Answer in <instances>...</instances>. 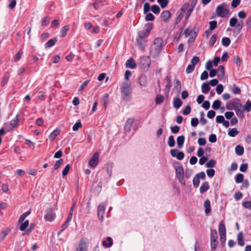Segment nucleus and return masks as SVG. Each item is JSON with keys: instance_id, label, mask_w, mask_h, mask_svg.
Here are the masks:
<instances>
[{"instance_id": "9b49d317", "label": "nucleus", "mask_w": 251, "mask_h": 251, "mask_svg": "<svg viewBox=\"0 0 251 251\" xmlns=\"http://www.w3.org/2000/svg\"><path fill=\"white\" fill-rule=\"evenodd\" d=\"M134 120L133 119L129 118L126 121L125 125V130L126 132H129L131 130V127L133 124Z\"/></svg>"}, {"instance_id": "052dcab7", "label": "nucleus", "mask_w": 251, "mask_h": 251, "mask_svg": "<svg viewBox=\"0 0 251 251\" xmlns=\"http://www.w3.org/2000/svg\"><path fill=\"white\" fill-rule=\"evenodd\" d=\"M154 19V15L151 13H148L146 15L145 17V20L147 21H153Z\"/></svg>"}, {"instance_id": "2f4dec72", "label": "nucleus", "mask_w": 251, "mask_h": 251, "mask_svg": "<svg viewBox=\"0 0 251 251\" xmlns=\"http://www.w3.org/2000/svg\"><path fill=\"white\" fill-rule=\"evenodd\" d=\"M107 240L108 241V242H107L106 241H103L102 242V245L103 246L105 247L109 248L111 247L113 243L112 241V239L110 237H108L107 238Z\"/></svg>"}, {"instance_id": "ddd939ff", "label": "nucleus", "mask_w": 251, "mask_h": 251, "mask_svg": "<svg viewBox=\"0 0 251 251\" xmlns=\"http://www.w3.org/2000/svg\"><path fill=\"white\" fill-rule=\"evenodd\" d=\"M233 104L234 110L243 107V105L240 102V100L237 98L233 99Z\"/></svg>"}, {"instance_id": "de8ad7c7", "label": "nucleus", "mask_w": 251, "mask_h": 251, "mask_svg": "<svg viewBox=\"0 0 251 251\" xmlns=\"http://www.w3.org/2000/svg\"><path fill=\"white\" fill-rule=\"evenodd\" d=\"M162 8H165L168 4V0H157Z\"/></svg>"}, {"instance_id": "f3484780", "label": "nucleus", "mask_w": 251, "mask_h": 251, "mask_svg": "<svg viewBox=\"0 0 251 251\" xmlns=\"http://www.w3.org/2000/svg\"><path fill=\"white\" fill-rule=\"evenodd\" d=\"M171 15V13L169 11L165 10L162 12L161 17L163 21H166L170 18Z\"/></svg>"}, {"instance_id": "393cba45", "label": "nucleus", "mask_w": 251, "mask_h": 251, "mask_svg": "<svg viewBox=\"0 0 251 251\" xmlns=\"http://www.w3.org/2000/svg\"><path fill=\"white\" fill-rule=\"evenodd\" d=\"M238 244L241 246L244 245V241L243 240V234L242 232H239L237 235Z\"/></svg>"}, {"instance_id": "e433bc0d", "label": "nucleus", "mask_w": 251, "mask_h": 251, "mask_svg": "<svg viewBox=\"0 0 251 251\" xmlns=\"http://www.w3.org/2000/svg\"><path fill=\"white\" fill-rule=\"evenodd\" d=\"M193 174V171L191 169H186L184 172V176L186 178H190Z\"/></svg>"}, {"instance_id": "0e129e2a", "label": "nucleus", "mask_w": 251, "mask_h": 251, "mask_svg": "<svg viewBox=\"0 0 251 251\" xmlns=\"http://www.w3.org/2000/svg\"><path fill=\"white\" fill-rule=\"evenodd\" d=\"M195 66L194 65L190 64L188 66L186 69V72L188 74L192 73L195 69Z\"/></svg>"}, {"instance_id": "f257e3e1", "label": "nucleus", "mask_w": 251, "mask_h": 251, "mask_svg": "<svg viewBox=\"0 0 251 251\" xmlns=\"http://www.w3.org/2000/svg\"><path fill=\"white\" fill-rule=\"evenodd\" d=\"M174 167L175 170L176 176L179 183L185 185V180L184 179V172L182 166L179 163L174 164Z\"/></svg>"}, {"instance_id": "a211bd4d", "label": "nucleus", "mask_w": 251, "mask_h": 251, "mask_svg": "<svg viewBox=\"0 0 251 251\" xmlns=\"http://www.w3.org/2000/svg\"><path fill=\"white\" fill-rule=\"evenodd\" d=\"M205 207V213L206 214H209L211 212V205L210 201L209 200H206L204 203Z\"/></svg>"}, {"instance_id": "cd10ccee", "label": "nucleus", "mask_w": 251, "mask_h": 251, "mask_svg": "<svg viewBox=\"0 0 251 251\" xmlns=\"http://www.w3.org/2000/svg\"><path fill=\"white\" fill-rule=\"evenodd\" d=\"M182 102L179 98H176L174 101V106L178 109L181 106Z\"/></svg>"}, {"instance_id": "4c0bfd02", "label": "nucleus", "mask_w": 251, "mask_h": 251, "mask_svg": "<svg viewBox=\"0 0 251 251\" xmlns=\"http://www.w3.org/2000/svg\"><path fill=\"white\" fill-rule=\"evenodd\" d=\"M164 100V97L163 96L161 95H158L155 98V103L157 104H159L161 103H162Z\"/></svg>"}, {"instance_id": "20e7f679", "label": "nucleus", "mask_w": 251, "mask_h": 251, "mask_svg": "<svg viewBox=\"0 0 251 251\" xmlns=\"http://www.w3.org/2000/svg\"><path fill=\"white\" fill-rule=\"evenodd\" d=\"M226 6V3H223L222 4L217 6L216 9V12L218 16L221 17H224L228 14L229 10L225 8V7Z\"/></svg>"}, {"instance_id": "dca6fc26", "label": "nucleus", "mask_w": 251, "mask_h": 251, "mask_svg": "<svg viewBox=\"0 0 251 251\" xmlns=\"http://www.w3.org/2000/svg\"><path fill=\"white\" fill-rule=\"evenodd\" d=\"M210 90L209 84L208 82H204L201 85V91L205 94H208Z\"/></svg>"}, {"instance_id": "774afa93", "label": "nucleus", "mask_w": 251, "mask_h": 251, "mask_svg": "<svg viewBox=\"0 0 251 251\" xmlns=\"http://www.w3.org/2000/svg\"><path fill=\"white\" fill-rule=\"evenodd\" d=\"M200 59L199 57L194 56L191 61V64L194 65V66H196V64L199 62Z\"/></svg>"}, {"instance_id": "bb28decb", "label": "nucleus", "mask_w": 251, "mask_h": 251, "mask_svg": "<svg viewBox=\"0 0 251 251\" xmlns=\"http://www.w3.org/2000/svg\"><path fill=\"white\" fill-rule=\"evenodd\" d=\"M149 34H150L144 30L139 31L138 33V38L147 39Z\"/></svg>"}, {"instance_id": "aec40b11", "label": "nucleus", "mask_w": 251, "mask_h": 251, "mask_svg": "<svg viewBox=\"0 0 251 251\" xmlns=\"http://www.w3.org/2000/svg\"><path fill=\"white\" fill-rule=\"evenodd\" d=\"M57 39L56 38H54L49 40L45 45L46 48H50L53 46L57 42Z\"/></svg>"}, {"instance_id": "338daca9", "label": "nucleus", "mask_w": 251, "mask_h": 251, "mask_svg": "<svg viewBox=\"0 0 251 251\" xmlns=\"http://www.w3.org/2000/svg\"><path fill=\"white\" fill-rule=\"evenodd\" d=\"M224 90L223 86L222 84H219L217 85L216 91L218 94H221Z\"/></svg>"}, {"instance_id": "c9c22d12", "label": "nucleus", "mask_w": 251, "mask_h": 251, "mask_svg": "<svg viewBox=\"0 0 251 251\" xmlns=\"http://www.w3.org/2000/svg\"><path fill=\"white\" fill-rule=\"evenodd\" d=\"M168 145L170 147H173L175 145V141L173 135L169 136L168 142Z\"/></svg>"}, {"instance_id": "58836bf2", "label": "nucleus", "mask_w": 251, "mask_h": 251, "mask_svg": "<svg viewBox=\"0 0 251 251\" xmlns=\"http://www.w3.org/2000/svg\"><path fill=\"white\" fill-rule=\"evenodd\" d=\"M235 111L236 112V115L239 117V118H243L244 117V109L243 107L241 108H239L236 110H235Z\"/></svg>"}, {"instance_id": "4d7b16f0", "label": "nucleus", "mask_w": 251, "mask_h": 251, "mask_svg": "<svg viewBox=\"0 0 251 251\" xmlns=\"http://www.w3.org/2000/svg\"><path fill=\"white\" fill-rule=\"evenodd\" d=\"M151 11L154 14H158L160 12V9L159 7L157 5H153L151 7Z\"/></svg>"}, {"instance_id": "2eb2a0df", "label": "nucleus", "mask_w": 251, "mask_h": 251, "mask_svg": "<svg viewBox=\"0 0 251 251\" xmlns=\"http://www.w3.org/2000/svg\"><path fill=\"white\" fill-rule=\"evenodd\" d=\"M209 188V183L208 182H203L200 188V192L201 194L204 193L207 191Z\"/></svg>"}, {"instance_id": "49530a36", "label": "nucleus", "mask_w": 251, "mask_h": 251, "mask_svg": "<svg viewBox=\"0 0 251 251\" xmlns=\"http://www.w3.org/2000/svg\"><path fill=\"white\" fill-rule=\"evenodd\" d=\"M63 162V160L62 159H60L56 161L55 164L54 165L53 169H54V170L58 169L60 167V166L62 164Z\"/></svg>"}, {"instance_id": "a19ab883", "label": "nucleus", "mask_w": 251, "mask_h": 251, "mask_svg": "<svg viewBox=\"0 0 251 251\" xmlns=\"http://www.w3.org/2000/svg\"><path fill=\"white\" fill-rule=\"evenodd\" d=\"M189 8V4L188 3H184L181 7L179 12L184 14V12Z\"/></svg>"}, {"instance_id": "69168bd1", "label": "nucleus", "mask_w": 251, "mask_h": 251, "mask_svg": "<svg viewBox=\"0 0 251 251\" xmlns=\"http://www.w3.org/2000/svg\"><path fill=\"white\" fill-rule=\"evenodd\" d=\"M245 109L247 112H249L251 111V102L250 100H248L246 101L245 106Z\"/></svg>"}, {"instance_id": "0eeeda50", "label": "nucleus", "mask_w": 251, "mask_h": 251, "mask_svg": "<svg viewBox=\"0 0 251 251\" xmlns=\"http://www.w3.org/2000/svg\"><path fill=\"white\" fill-rule=\"evenodd\" d=\"M56 217L55 213L52 211V208H50L47 210L44 218L46 221L52 222Z\"/></svg>"}, {"instance_id": "a878e982", "label": "nucleus", "mask_w": 251, "mask_h": 251, "mask_svg": "<svg viewBox=\"0 0 251 251\" xmlns=\"http://www.w3.org/2000/svg\"><path fill=\"white\" fill-rule=\"evenodd\" d=\"M239 132V131L236 128H233L231 129H229L228 135L230 137H233L237 135Z\"/></svg>"}, {"instance_id": "473e14b6", "label": "nucleus", "mask_w": 251, "mask_h": 251, "mask_svg": "<svg viewBox=\"0 0 251 251\" xmlns=\"http://www.w3.org/2000/svg\"><path fill=\"white\" fill-rule=\"evenodd\" d=\"M222 44L224 46L227 47L230 44V40L228 37H224L222 39Z\"/></svg>"}, {"instance_id": "6e6d98bb", "label": "nucleus", "mask_w": 251, "mask_h": 251, "mask_svg": "<svg viewBox=\"0 0 251 251\" xmlns=\"http://www.w3.org/2000/svg\"><path fill=\"white\" fill-rule=\"evenodd\" d=\"M242 206L247 209H250L251 211V201H247L242 202Z\"/></svg>"}, {"instance_id": "39448f33", "label": "nucleus", "mask_w": 251, "mask_h": 251, "mask_svg": "<svg viewBox=\"0 0 251 251\" xmlns=\"http://www.w3.org/2000/svg\"><path fill=\"white\" fill-rule=\"evenodd\" d=\"M87 239L86 237H82L76 246L75 251H87Z\"/></svg>"}, {"instance_id": "6e6552de", "label": "nucleus", "mask_w": 251, "mask_h": 251, "mask_svg": "<svg viewBox=\"0 0 251 251\" xmlns=\"http://www.w3.org/2000/svg\"><path fill=\"white\" fill-rule=\"evenodd\" d=\"M136 41L139 49L141 50L142 51H144L145 47L147 45V39H142L141 38L137 37L136 39Z\"/></svg>"}, {"instance_id": "7ed1b4c3", "label": "nucleus", "mask_w": 251, "mask_h": 251, "mask_svg": "<svg viewBox=\"0 0 251 251\" xmlns=\"http://www.w3.org/2000/svg\"><path fill=\"white\" fill-rule=\"evenodd\" d=\"M121 92L124 100H128L130 98L131 89L130 85L128 82L126 81L123 83L121 88Z\"/></svg>"}, {"instance_id": "5701e85b", "label": "nucleus", "mask_w": 251, "mask_h": 251, "mask_svg": "<svg viewBox=\"0 0 251 251\" xmlns=\"http://www.w3.org/2000/svg\"><path fill=\"white\" fill-rule=\"evenodd\" d=\"M147 83V78L145 75H141L139 78V83L141 86H146Z\"/></svg>"}, {"instance_id": "a18cd8bd", "label": "nucleus", "mask_w": 251, "mask_h": 251, "mask_svg": "<svg viewBox=\"0 0 251 251\" xmlns=\"http://www.w3.org/2000/svg\"><path fill=\"white\" fill-rule=\"evenodd\" d=\"M81 126H82V124L80 122V121L79 120L74 125V126H73V130L74 131H77Z\"/></svg>"}, {"instance_id": "7c9ffc66", "label": "nucleus", "mask_w": 251, "mask_h": 251, "mask_svg": "<svg viewBox=\"0 0 251 251\" xmlns=\"http://www.w3.org/2000/svg\"><path fill=\"white\" fill-rule=\"evenodd\" d=\"M174 88L176 90L177 92H179L181 89V86L180 82L178 79L175 80Z\"/></svg>"}, {"instance_id": "f03ea898", "label": "nucleus", "mask_w": 251, "mask_h": 251, "mask_svg": "<svg viewBox=\"0 0 251 251\" xmlns=\"http://www.w3.org/2000/svg\"><path fill=\"white\" fill-rule=\"evenodd\" d=\"M162 44L163 40L161 38H155L151 47V53L154 55L158 54L162 49Z\"/></svg>"}, {"instance_id": "c756f323", "label": "nucleus", "mask_w": 251, "mask_h": 251, "mask_svg": "<svg viewBox=\"0 0 251 251\" xmlns=\"http://www.w3.org/2000/svg\"><path fill=\"white\" fill-rule=\"evenodd\" d=\"M244 180V175L242 174L239 173L235 176V181L237 183H240Z\"/></svg>"}, {"instance_id": "9d476101", "label": "nucleus", "mask_w": 251, "mask_h": 251, "mask_svg": "<svg viewBox=\"0 0 251 251\" xmlns=\"http://www.w3.org/2000/svg\"><path fill=\"white\" fill-rule=\"evenodd\" d=\"M105 206L103 204L101 203L98 207V216L100 220H102L104 213Z\"/></svg>"}, {"instance_id": "b1692460", "label": "nucleus", "mask_w": 251, "mask_h": 251, "mask_svg": "<svg viewBox=\"0 0 251 251\" xmlns=\"http://www.w3.org/2000/svg\"><path fill=\"white\" fill-rule=\"evenodd\" d=\"M236 153L238 155H241L244 153V149L241 145H237L235 149Z\"/></svg>"}, {"instance_id": "864d4df0", "label": "nucleus", "mask_w": 251, "mask_h": 251, "mask_svg": "<svg viewBox=\"0 0 251 251\" xmlns=\"http://www.w3.org/2000/svg\"><path fill=\"white\" fill-rule=\"evenodd\" d=\"M193 183L194 187L195 188H197L199 186L200 183V179L199 178V177L195 176L193 178Z\"/></svg>"}, {"instance_id": "8fccbe9b", "label": "nucleus", "mask_w": 251, "mask_h": 251, "mask_svg": "<svg viewBox=\"0 0 251 251\" xmlns=\"http://www.w3.org/2000/svg\"><path fill=\"white\" fill-rule=\"evenodd\" d=\"M152 28V25L151 23H148L145 26V29L144 30L147 32L149 34L150 33V32Z\"/></svg>"}, {"instance_id": "6ab92c4d", "label": "nucleus", "mask_w": 251, "mask_h": 251, "mask_svg": "<svg viewBox=\"0 0 251 251\" xmlns=\"http://www.w3.org/2000/svg\"><path fill=\"white\" fill-rule=\"evenodd\" d=\"M60 133V130L55 129L49 135V138L50 141L53 140Z\"/></svg>"}, {"instance_id": "79ce46f5", "label": "nucleus", "mask_w": 251, "mask_h": 251, "mask_svg": "<svg viewBox=\"0 0 251 251\" xmlns=\"http://www.w3.org/2000/svg\"><path fill=\"white\" fill-rule=\"evenodd\" d=\"M216 162L213 159L210 160L206 163V166L207 168H213L215 166Z\"/></svg>"}, {"instance_id": "ea45409f", "label": "nucleus", "mask_w": 251, "mask_h": 251, "mask_svg": "<svg viewBox=\"0 0 251 251\" xmlns=\"http://www.w3.org/2000/svg\"><path fill=\"white\" fill-rule=\"evenodd\" d=\"M166 80L167 81V83L166 85L165 89H167L168 91H169L171 87H172L171 80L170 77L168 76L166 77Z\"/></svg>"}, {"instance_id": "37998d69", "label": "nucleus", "mask_w": 251, "mask_h": 251, "mask_svg": "<svg viewBox=\"0 0 251 251\" xmlns=\"http://www.w3.org/2000/svg\"><path fill=\"white\" fill-rule=\"evenodd\" d=\"M10 77V75L9 74L6 75L3 78L1 82V86H4L7 82H8L9 79Z\"/></svg>"}, {"instance_id": "f8f14e48", "label": "nucleus", "mask_w": 251, "mask_h": 251, "mask_svg": "<svg viewBox=\"0 0 251 251\" xmlns=\"http://www.w3.org/2000/svg\"><path fill=\"white\" fill-rule=\"evenodd\" d=\"M126 67L130 69H134L136 67V64L132 58H129L126 63Z\"/></svg>"}, {"instance_id": "680f3d73", "label": "nucleus", "mask_w": 251, "mask_h": 251, "mask_svg": "<svg viewBox=\"0 0 251 251\" xmlns=\"http://www.w3.org/2000/svg\"><path fill=\"white\" fill-rule=\"evenodd\" d=\"M237 23V19L236 18H231L229 21V25L231 27H234Z\"/></svg>"}, {"instance_id": "603ef678", "label": "nucleus", "mask_w": 251, "mask_h": 251, "mask_svg": "<svg viewBox=\"0 0 251 251\" xmlns=\"http://www.w3.org/2000/svg\"><path fill=\"white\" fill-rule=\"evenodd\" d=\"M209 24L210 26L209 29L212 30L215 29L217 25V23L216 21H210L209 22Z\"/></svg>"}, {"instance_id": "f704fd0d", "label": "nucleus", "mask_w": 251, "mask_h": 251, "mask_svg": "<svg viewBox=\"0 0 251 251\" xmlns=\"http://www.w3.org/2000/svg\"><path fill=\"white\" fill-rule=\"evenodd\" d=\"M221 105V102L219 100H215L212 105V107L214 109H218Z\"/></svg>"}, {"instance_id": "3c124183", "label": "nucleus", "mask_w": 251, "mask_h": 251, "mask_svg": "<svg viewBox=\"0 0 251 251\" xmlns=\"http://www.w3.org/2000/svg\"><path fill=\"white\" fill-rule=\"evenodd\" d=\"M29 224L28 220H26L20 226V230L21 231H24L28 226Z\"/></svg>"}, {"instance_id": "5fc2aeb1", "label": "nucleus", "mask_w": 251, "mask_h": 251, "mask_svg": "<svg viewBox=\"0 0 251 251\" xmlns=\"http://www.w3.org/2000/svg\"><path fill=\"white\" fill-rule=\"evenodd\" d=\"M195 7V4L193 5L192 7H190L187 10V14L185 16V20H187L191 15L194 8Z\"/></svg>"}, {"instance_id": "c85d7f7f", "label": "nucleus", "mask_w": 251, "mask_h": 251, "mask_svg": "<svg viewBox=\"0 0 251 251\" xmlns=\"http://www.w3.org/2000/svg\"><path fill=\"white\" fill-rule=\"evenodd\" d=\"M218 75L220 77H223L225 75L224 67L223 66H220L217 69Z\"/></svg>"}, {"instance_id": "4468645a", "label": "nucleus", "mask_w": 251, "mask_h": 251, "mask_svg": "<svg viewBox=\"0 0 251 251\" xmlns=\"http://www.w3.org/2000/svg\"><path fill=\"white\" fill-rule=\"evenodd\" d=\"M19 115H17L15 118L10 122V128L13 129L18 126Z\"/></svg>"}, {"instance_id": "09e8293b", "label": "nucleus", "mask_w": 251, "mask_h": 251, "mask_svg": "<svg viewBox=\"0 0 251 251\" xmlns=\"http://www.w3.org/2000/svg\"><path fill=\"white\" fill-rule=\"evenodd\" d=\"M102 101L103 102V105L106 108L107 107V103L108 102V95L107 94H104L102 98Z\"/></svg>"}, {"instance_id": "412c9836", "label": "nucleus", "mask_w": 251, "mask_h": 251, "mask_svg": "<svg viewBox=\"0 0 251 251\" xmlns=\"http://www.w3.org/2000/svg\"><path fill=\"white\" fill-rule=\"evenodd\" d=\"M219 232L220 235L226 234V229L225 226L223 221H221L219 224Z\"/></svg>"}, {"instance_id": "1a4fd4ad", "label": "nucleus", "mask_w": 251, "mask_h": 251, "mask_svg": "<svg viewBox=\"0 0 251 251\" xmlns=\"http://www.w3.org/2000/svg\"><path fill=\"white\" fill-rule=\"evenodd\" d=\"M99 157V153H95L92 158L89 160V165L92 167H95L98 163Z\"/></svg>"}, {"instance_id": "13d9d810", "label": "nucleus", "mask_w": 251, "mask_h": 251, "mask_svg": "<svg viewBox=\"0 0 251 251\" xmlns=\"http://www.w3.org/2000/svg\"><path fill=\"white\" fill-rule=\"evenodd\" d=\"M50 21V18L48 16L45 17L42 19V25L43 26L47 25H49Z\"/></svg>"}, {"instance_id": "423d86ee", "label": "nucleus", "mask_w": 251, "mask_h": 251, "mask_svg": "<svg viewBox=\"0 0 251 251\" xmlns=\"http://www.w3.org/2000/svg\"><path fill=\"white\" fill-rule=\"evenodd\" d=\"M140 62L143 67L148 69L151 65V59L149 56H144L140 58Z\"/></svg>"}, {"instance_id": "4be33fe9", "label": "nucleus", "mask_w": 251, "mask_h": 251, "mask_svg": "<svg viewBox=\"0 0 251 251\" xmlns=\"http://www.w3.org/2000/svg\"><path fill=\"white\" fill-rule=\"evenodd\" d=\"M185 137L184 136L181 135L177 137L176 139L177 144L178 148H181L184 144Z\"/></svg>"}, {"instance_id": "72a5a7b5", "label": "nucleus", "mask_w": 251, "mask_h": 251, "mask_svg": "<svg viewBox=\"0 0 251 251\" xmlns=\"http://www.w3.org/2000/svg\"><path fill=\"white\" fill-rule=\"evenodd\" d=\"M69 26L68 25L63 26L60 31L61 37H64L66 35L67 32L69 30Z\"/></svg>"}, {"instance_id": "bf43d9fd", "label": "nucleus", "mask_w": 251, "mask_h": 251, "mask_svg": "<svg viewBox=\"0 0 251 251\" xmlns=\"http://www.w3.org/2000/svg\"><path fill=\"white\" fill-rule=\"evenodd\" d=\"M177 14H178L177 16L176 20V24H177L178 23H179L180 22V21H181V20L182 19V18L184 17V14H183L179 11L177 12Z\"/></svg>"}, {"instance_id": "e2e57ef3", "label": "nucleus", "mask_w": 251, "mask_h": 251, "mask_svg": "<svg viewBox=\"0 0 251 251\" xmlns=\"http://www.w3.org/2000/svg\"><path fill=\"white\" fill-rule=\"evenodd\" d=\"M191 106L188 105L185 107L184 109L183 110V114L184 115H187L191 112Z\"/></svg>"}, {"instance_id": "c03bdc74", "label": "nucleus", "mask_w": 251, "mask_h": 251, "mask_svg": "<svg viewBox=\"0 0 251 251\" xmlns=\"http://www.w3.org/2000/svg\"><path fill=\"white\" fill-rule=\"evenodd\" d=\"M217 38V36L216 34H213L211 37L210 38L209 43L210 45L211 46H213L214 44L215 43Z\"/></svg>"}]
</instances>
